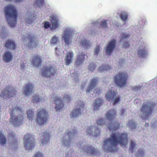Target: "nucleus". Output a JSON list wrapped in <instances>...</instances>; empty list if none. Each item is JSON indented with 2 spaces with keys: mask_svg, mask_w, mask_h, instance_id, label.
I'll list each match as a JSON object with an SVG mask.
<instances>
[{
  "mask_svg": "<svg viewBox=\"0 0 157 157\" xmlns=\"http://www.w3.org/2000/svg\"><path fill=\"white\" fill-rule=\"evenodd\" d=\"M128 134L127 133H113L109 139L104 141L103 149L105 151L115 152L117 151V145L125 147L128 144Z\"/></svg>",
  "mask_w": 157,
  "mask_h": 157,
  "instance_id": "obj_1",
  "label": "nucleus"
},
{
  "mask_svg": "<svg viewBox=\"0 0 157 157\" xmlns=\"http://www.w3.org/2000/svg\"><path fill=\"white\" fill-rule=\"evenodd\" d=\"M10 122L15 127L19 126L23 123V117L22 110L19 107L16 106L10 108Z\"/></svg>",
  "mask_w": 157,
  "mask_h": 157,
  "instance_id": "obj_2",
  "label": "nucleus"
},
{
  "mask_svg": "<svg viewBox=\"0 0 157 157\" xmlns=\"http://www.w3.org/2000/svg\"><path fill=\"white\" fill-rule=\"evenodd\" d=\"M4 12L8 23L11 27H14L17 20V12L14 6L10 5L6 7Z\"/></svg>",
  "mask_w": 157,
  "mask_h": 157,
  "instance_id": "obj_3",
  "label": "nucleus"
},
{
  "mask_svg": "<svg viewBox=\"0 0 157 157\" xmlns=\"http://www.w3.org/2000/svg\"><path fill=\"white\" fill-rule=\"evenodd\" d=\"M155 105L153 102H147L143 103L141 108V117L144 119H147L151 113Z\"/></svg>",
  "mask_w": 157,
  "mask_h": 157,
  "instance_id": "obj_4",
  "label": "nucleus"
},
{
  "mask_svg": "<svg viewBox=\"0 0 157 157\" xmlns=\"http://www.w3.org/2000/svg\"><path fill=\"white\" fill-rule=\"evenodd\" d=\"M128 77L127 73L120 72L115 75L113 81L117 86L120 87H124L126 85Z\"/></svg>",
  "mask_w": 157,
  "mask_h": 157,
  "instance_id": "obj_5",
  "label": "nucleus"
},
{
  "mask_svg": "<svg viewBox=\"0 0 157 157\" xmlns=\"http://www.w3.org/2000/svg\"><path fill=\"white\" fill-rule=\"evenodd\" d=\"M36 114V122L40 125H42L47 123L48 120V113L46 110L42 108L38 109Z\"/></svg>",
  "mask_w": 157,
  "mask_h": 157,
  "instance_id": "obj_6",
  "label": "nucleus"
},
{
  "mask_svg": "<svg viewBox=\"0 0 157 157\" xmlns=\"http://www.w3.org/2000/svg\"><path fill=\"white\" fill-rule=\"evenodd\" d=\"M105 97L110 102H113V105H117L120 102V96H117V93L113 90H109L105 95Z\"/></svg>",
  "mask_w": 157,
  "mask_h": 157,
  "instance_id": "obj_7",
  "label": "nucleus"
},
{
  "mask_svg": "<svg viewBox=\"0 0 157 157\" xmlns=\"http://www.w3.org/2000/svg\"><path fill=\"white\" fill-rule=\"evenodd\" d=\"M84 109V103L82 101L78 102L75 109L70 114L71 118H76L78 117Z\"/></svg>",
  "mask_w": 157,
  "mask_h": 157,
  "instance_id": "obj_8",
  "label": "nucleus"
},
{
  "mask_svg": "<svg viewBox=\"0 0 157 157\" xmlns=\"http://www.w3.org/2000/svg\"><path fill=\"white\" fill-rule=\"evenodd\" d=\"M17 91L10 86L6 87L1 92L0 96L5 99L11 98L15 96Z\"/></svg>",
  "mask_w": 157,
  "mask_h": 157,
  "instance_id": "obj_9",
  "label": "nucleus"
},
{
  "mask_svg": "<svg viewBox=\"0 0 157 157\" xmlns=\"http://www.w3.org/2000/svg\"><path fill=\"white\" fill-rule=\"evenodd\" d=\"M77 132L76 129H73L72 131H68L67 134L63 136V142L67 147H69L72 141V137Z\"/></svg>",
  "mask_w": 157,
  "mask_h": 157,
  "instance_id": "obj_10",
  "label": "nucleus"
},
{
  "mask_svg": "<svg viewBox=\"0 0 157 157\" xmlns=\"http://www.w3.org/2000/svg\"><path fill=\"white\" fill-rule=\"evenodd\" d=\"M24 146L27 149H32L34 146V139L32 137L31 135L27 134L24 138Z\"/></svg>",
  "mask_w": 157,
  "mask_h": 157,
  "instance_id": "obj_11",
  "label": "nucleus"
},
{
  "mask_svg": "<svg viewBox=\"0 0 157 157\" xmlns=\"http://www.w3.org/2000/svg\"><path fill=\"white\" fill-rule=\"evenodd\" d=\"M81 144H78L77 146L79 148L80 147L82 149L81 151H85L86 153L92 155H97L99 153V151L94 148L92 147V146H82Z\"/></svg>",
  "mask_w": 157,
  "mask_h": 157,
  "instance_id": "obj_12",
  "label": "nucleus"
},
{
  "mask_svg": "<svg viewBox=\"0 0 157 157\" xmlns=\"http://www.w3.org/2000/svg\"><path fill=\"white\" fill-rule=\"evenodd\" d=\"M56 73L55 69L52 65L44 67L42 70V75L43 76L45 77H49L53 76Z\"/></svg>",
  "mask_w": 157,
  "mask_h": 157,
  "instance_id": "obj_13",
  "label": "nucleus"
},
{
  "mask_svg": "<svg viewBox=\"0 0 157 157\" xmlns=\"http://www.w3.org/2000/svg\"><path fill=\"white\" fill-rule=\"evenodd\" d=\"M61 99V98L57 97H53V103L56 105L55 109L56 110H59L62 109L64 106V104Z\"/></svg>",
  "mask_w": 157,
  "mask_h": 157,
  "instance_id": "obj_14",
  "label": "nucleus"
},
{
  "mask_svg": "<svg viewBox=\"0 0 157 157\" xmlns=\"http://www.w3.org/2000/svg\"><path fill=\"white\" fill-rule=\"evenodd\" d=\"M116 41L114 40H113L108 42L105 48L107 55H110L111 54L116 47Z\"/></svg>",
  "mask_w": 157,
  "mask_h": 157,
  "instance_id": "obj_15",
  "label": "nucleus"
},
{
  "mask_svg": "<svg viewBox=\"0 0 157 157\" xmlns=\"http://www.w3.org/2000/svg\"><path fill=\"white\" fill-rule=\"evenodd\" d=\"M27 38L29 41L28 43V47L29 48H33L37 47L38 42L35 41V38L33 35L31 34H29Z\"/></svg>",
  "mask_w": 157,
  "mask_h": 157,
  "instance_id": "obj_16",
  "label": "nucleus"
},
{
  "mask_svg": "<svg viewBox=\"0 0 157 157\" xmlns=\"http://www.w3.org/2000/svg\"><path fill=\"white\" fill-rule=\"evenodd\" d=\"M98 82V78H92L90 81L88 86L86 90L87 94H89L90 92L97 86Z\"/></svg>",
  "mask_w": 157,
  "mask_h": 157,
  "instance_id": "obj_17",
  "label": "nucleus"
},
{
  "mask_svg": "<svg viewBox=\"0 0 157 157\" xmlns=\"http://www.w3.org/2000/svg\"><path fill=\"white\" fill-rule=\"evenodd\" d=\"M42 60L41 57L38 55L34 56L32 60L33 65L36 67H38L41 65Z\"/></svg>",
  "mask_w": 157,
  "mask_h": 157,
  "instance_id": "obj_18",
  "label": "nucleus"
},
{
  "mask_svg": "<svg viewBox=\"0 0 157 157\" xmlns=\"http://www.w3.org/2000/svg\"><path fill=\"white\" fill-rule=\"evenodd\" d=\"M93 127L90 126L88 127L86 130V134L87 135H93L94 136H98L100 133V129L99 128H96L95 129L94 132L93 131Z\"/></svg>",
  "mask_w": 157,
  "mask_h": 157,
  "instance_id": "obj_19",
  "label": "nucleus"
},
{
  "mask_svg": "<svg viewBox=\"0 0 157 157\" xmlns=\"http://www.w3.org/2000/svg\"><path fill=\"white\" fill-rule=\"evenodd\" d=\"M106 125L110 131H114L119 128L120 124L118 122L115 121L113 123L111 122L109 124H106Z\"/></svg>",
  "mask_w": 157,
  "mask_h": 157,
  "instance_id": "obj_20",
  "label": "nucleus"
},
{
  "mask_svg": "<svg viewBox=\"0 0 157 157\" xmlns=\"http://www.w3.org/2000/svg\"><path fill=\"white\" fill-rule=\"evenodd\" d=\"M116 114V111L115 109H110L106 113V118L109 120H111L115 118Z\"/></svg>",
  "mask_w": 157,
  "mask_h": 157,
  "instance_id": "obj_21",
  "label": "nucleus"
},
{
  "mask_svg": "<svg viewBox=\"0 0 157 157\" xmlns=\"http://www.w3.org/2000/svg\"><path fill=\"white\" fill-rule=\"evenodd\" d=\"M85 55L84 53H81L78 55L77 56V60L75 64L76 66L81 65L84 60V57Z\"/></svg>",
  "mask_w": 157,
  "mask_h": 157,
  "instance_id": "obj_22",
  "label": "nucleus"
},
{
  "mask_svg": "<svg viewBox=\"0 0 157 157\" xmlns=\"http://www.w3.org/2000/svg\"><path fill=\"white\" fill-rule=\"evenodd\" d=\"M33 88L34 86L32 84L30 83H28L26 85L24 91L25 95L26 96L30 95Z\"/></svg>",
  "mask_w": 157,
  "mask_h": 157,
  "instance_id": "obj_23",
  "label": "nucleus"
},
{
  "mask_svg": "<svg viewBox=\"0 0 157 157\" xmlns=\"http://www.w3.org/2000/svg\"><path fill=\"white\" fill-rule=\"evenodd\" d=\"M147 51L145 50V46H140L137 52L139 57L143 58L145 57L147 54Z\"/></svg>",
  "mask_w": 157,
  "mask_h": 157,
  "instance_id": "obj_24",
  "label": "nucleus"
},
{
  "mask_svg": "<svg viewBox=\"0 0 157 157\" xmlns=\"http://www.w3.org/2000/svg\"><path fill=\"white\" fill-rule=\"evenodd\" d=\"M51 22L52 25L51 29H55L58 28L59 26V24L57 19L55 16H53L51 18Z\"/></svg>",
  "mask_w": 157,
  "mask_h": 157,
  "instance_id": "obj_25",
  "label": "nucleus"
},
{
  "mask_svg": "<svg viewBox=\"0 0 157 157\" xmlns=\"http://www.w3.org/2000/svg\"><path fill=\"white\" fill-rule=\"evenodd\" d=\"M73 57V53L72 52H68L65 57L66 65H68L71 62Z\"/></svg>",
  "mask_w": 157,
  "mask_h": 157,
  "instance_id": "obj_26",
  "label": "nucleus"
},
{
  "mask_svg": "<svg viewBox=\"0 0 157 157\" xmlns=\"http://www.w3.org/2000/svg\"><path fill=\"white\" fill-rule=\"evenodd\" d=\"M5 46L8 49L14 50L16 47L15 44L14 42L11 40H8L5 44Z\"/></svg>",
  "mask_w": 157,
  "mask_h": 157,
  "instance_id": "obj_27",
  "label": "nucleus"
},
{
  "mask_svg": "<svg viewBox=\"0 0 157 157\" xmlns=\"http://www.w3.org/2000/svg\"><path fill=\"white\" fill-rule=\"evenodd\" d=\"M42 138L41 143L42 144L48 143L50 139V135L47 132H44L42 133Z\"/></svg>",
  "mask_w": 157,
  "mask_h": 157,
  "instance_id": "obj_28",
  "label": "nucleus"
},
{
  "mask_svg": "<svg viewBox=\"0 0 157 157\" xmlns=\"http://www.w3.org/2000/svg\"><path fill=\"white\" fill-rule=\"evenodd\" d=\"M71 37L72 36L70 34V33L68 32H65L63 36L65 42L66 44H69L71 42Z\"/></svg>",
  "mask_w": 157,
  "mask_h": 157,
  "instance_id": "obj_29",
  "label": "nucleus"
},
{
  "mask_svg": "<svg viewBox=\"0 0 157 157\" xmlns=\"http://www.w3.org/2000/svg\"><path fill=\"white\" fill-rule=\"evenodd\" d=\"M103 101L102 100L99 98L96 99L94 103V109L95 110H97L102 105Z\"/></svg>",
  "mask_w": 157,
  "mask_h": 157,
  "instance_id": "obj_30",
  "label": "nucleus"
},
{
  "mask_svg": "<svg viewBox=\"0 0 157 157\" xmlns=\"http://www.w3.org/2000/svg\"><path fill=\"white\" fill-rule=\"evenodd\" d=\"M3 59L7 62H10L12 60L11 55L9 52H6L3 56Z\"/></svg>",
  "mask_w": 157,
  "mask_h": 157,
  "instance_id": "obj_31",
  "label": "nucleus"
},
{
  "mask_svg": "<svg viewBox=\"0 0 157 157\" xmlns=\"http://www.w3.org/2000/svg\"><path fill=\"white\" fill-rule=\"evenodd\" d=\"M36 18V17L34 14H30V16H28V18L26 20V22L29 24H31L33 23L34 21Z\"/></svg>",
  "mask_w": 157,
  "mask_h": 157,
  "instance_id": "obj_32",
  "label": "nucleus"
},
{
  "mask_svg": "<svg viewBox=\"0 0 157 157\" xmlns=\"http://www.w3.org/2000/svg\"><path fill=\"white\" fill-rule=\"evenodd\" d=\"M81 44L85 48H88L90 46V45L88 41L84 40L81 42Z\"/></svg>",
  "mask_w": 157,
  "mask_h": 157,
  "instance_id": "obj_33",
  "label": "nucleus"
},
{
  "mask_svg": "<svg viewBox=\"0 0 157 157\" xmlns=\"http://www.w3.org/2000/svg\"><path fill=\"white\" fill-rule=\"evenodd\" d=\"M121 19L123 21H126L128 18L127 13L125 11H123L121 12L119 15Z\"/></svg>",
  "mask_w": 157,
  "mask_h": 157,
  "instance_id": "obj_34",
  "label": "nucleus"
},
{
  "mask_svg": "<svg viewBox=\"0 0 157 157\" xmlns=\"http://www.w3.org/2000/svg\"><path fill=\"white\" fill-rule=\"evenodd\" d=\"M112 69L111 67L108 65H102L100 67L99 71L100 72H102L105 71H107L108 70H110Z\"/></svg>",
  "mask_w": 157,
  "mask_h": 157,
  "instance_id": "obj_35",
  "label": "nucleus"
},
{
  "mask_svg": "<svg viewBox=\"0 0 157 157\" xmlns=\"http://www.w3.org/2000/svg\"><path fill=\"white\" fill-rule=\"evenodd\" d=\"M128 126L130 127L132 130L135 128L136 126V123L132 120H129L128 121Z\"/></svg>",
  "mask_w": 157,
  "mask_h": 157,
  "instance_id": "obj_36",
  "label": "nucleus"
},
{
  "mask_svg": "<svg viewBox=\"0 0 157 157\" xmlns=\"http://www.w3.org/2000/svg\"><path fill=\"white\" fill-rule=\"evenodd\" d=\"M27 118L30 120H32L34 116L33 112L32 110H29L27 112Z\"/></svg>",
  "mask_w": 157,
  "mask_h": 157,
  "instance_id": "obj_37",
  "label": "nucleus"
},
{
  "mask_svg": "<svg viewBox=\"0 0 157 157\" xmlns=\"http://www.w3.org/2000/svg\"><path fill=\"white\" fill-rule=\"evenodd\" d=\"M6 140L5 136L1 133H0V143L2 144H5L6 143Z\"/></svg>",
  "mask_w": 157,
  "mask_h": 157,
  "instance_id": "obj_38",
  "label": "nucleus"
},
{
  "mask_svg": "<svg viewBox=\"0 0 157 157\" xmlns=\"http://www.w3.org/2000/svg\"><path fill=\"white\" fill-rule=\"evenodd\" d=\"M59 41L58 37L56 35L53 36L51 39V43L52 44H55Z\"/></svg>",
  "mask_w": 157,
  "mask_h": 157,
  "instance_id": "obj_39",
  "label": "nucleus"
},
{
  "mask_svg": "<svg viewBox=\"0 0 157 157\" xmlns=\"http://www.w3.org/2000/svg\"><path fill=\"white\" fill-rule=\"evenodd\" d=\"M44 3V0H37L35 2V4L37 6H42Z\"/></svg>",
  "mask_w": 157,
  "mask_h": 157,
  "instance_id": "obj_40",
  "label": "nucleus"
},
{
  "mask_svg": "<svg viewBox=\"0 0 157 157\" xmlns=\"http://www.w3.org/2000/svg\"><path fill=\"white\" fill-rule=\"evenodd\" d=\"M96 122L98 125H102L105 124V121L103 118H100L97 120Z\"/></svg>",
  "mask_w": 157,
  "mask_h": 157,
  "instance_id": "obj_41",
  "label": "nucleus"
},
{
  "mask_svg": "<svg viewBox=\"0 0 157 157\" xmlns=\"http://www.w3.org/2000/svg\"><path fill=\"white\" fill-rule=\"evenodd\" d=\"M41 100V99L39 98L38 96L36 95L33 97L32 101L33 103H36L40 102Z\"/></svg>",
  "mask_w": 157,
  "mask_h": 157,
  "instance_id": "obj_42",
  "label": "nucleus"
},
{
  "mask_svg": "<svg viewBox=\"0 0 157 157\" xmlns=\"http://www.w3.org/2000/svg\"><path fill=\"white\" fill-rule=\"evenodd\" d=\"M130 35L128 34H127L125 33H123L121 34L122 38L121 39L120 41L122 42V41H124L126 40V39L127 38L129 37Z\"/></svg>",
  "mask_w": 157,
  "mask_h": 157,
  "instance_id": "obj_43",
  "label": "nucleus"
},
{
  "mask_svg": "<svg viewBox=\"0 0 157 157\" xmlns=\"http://www.w3.org/2000/svg\"><path fill=\"white\" fill-rule=\"evenodd\" d=\"M136 144L133 141H131V145L129 148V151L130 152H132Z\"/></svg>",
  "mask_w": 157,
  "mask_h": 157,
  "instance_id": "obj_44",
  "label": "nucleus"
},
{
  "mask_svg": "<svg viewBox=\"0 0 157 157\" xmlns=\"http://www.w3.org/2000/svg\"><path fill=\"white\" fill-rule=\"evenodd\" d=\"M144 152L142 150H139L136 154L137 156L138 157H143L144 155Z\"/></svg>",
  "mask_w": 157,
  "mask_h": 157,
  "instance_id": "obj_45",
  "label": "nucleus"
},
{
  "mask_svg": "<svg viewBox=\"0 0 157 157\" xmlns=\"http://www.w3.org/2000/svg\"><path fill=\"white\" fill-rule=\"evenodd\" d=\"M95 66L94 64L92 63L89 65L88 68L91 72H92L95 69Z\"/></svg>",
  "mask_w": 157,
  "mask_h": 157,
  "instance_id": "obj_46",
  "label": "nucleus"
},
{
  "mask_svg": "<svg viewBox=\"0 0 157 157\" xmlns=\"http://www.w3.org/2000/svg\"><path fill=\"white\" fill-rule=\"evenodd\" d=\"M34 157H44V155L42 153L39 151L34 155Z\"/></svg>",
  "mask_w": 157,
  "mask_h": 157,
  "instance_id": "obj_47",
  "label": "nucleus"
},
{
  "mask_svg": "<svg viewBox=\"0 0 157 157\" xmlns=\"http://www.w3.org/2000/svg\"><path fill=\"white\" fill-rule=\"evenodd\" d=\"M100 25L103 28H105L107 26V24L106 21L104 20L101 21L100 22Z\"/></svg>",
  "mask_w": 157,
  "mask_h": 157,
  "instance_id": "obj_48",
  "label": "nucleus"
},
{
  "mask_svg": "<svg viewBox=\"0 0 157 157\" xmlns=\"http://www.w3.org/2000/svg\"><path fill=\"white\" fill-rule=\"evenodd\" d=\"M100 50V47L99 46H97L94 51V54L98 55V54Z\"/></svg>",
  "mask_w": 157,
  "mask_h": 157,
  "instance_id": "obj_49",
  "label": "nucleus"
},
{
  "mask_svg": "<svg viewBox=\"0 0 157 157\" xmlns=\"http://www.w3.org/2000/svg\"><path fill=\"white\" fill-rule=\"evenodd\" d=\"M63 99L64 100H67L68 102L71 100V97L68 95L65 94L64 95Z\"/></svg>",
  "mask_w": 157,
  "mask_h": 157,
  "instance_id": "obj_50",
  "label": "nucleus"
},
{
  "mask_svg": "<svg viewBox=\"0 0 157 157\" xmlns=\"http://www.w3.org/2000/svg\"><path fill=\"white\" fill-rule=\"evenodd\" d=\"M9 137L12 139L13 140H16V138L15 137V135L14 133H10L9 135Z\"/></svg>",
  "mask_w": 157,
  "mask_h": 157,
  "instance_id": "obj_51",
  "label": "nucleus"
},
{
  "mask_svg": "<svg viewBox=\"0 0 157 157\" xmlns=\"http://www.w3.org/2000/svg\"><path fill=\"white\" fill-rule=\"evenodd\" d=\"M129 47V44L127 42H124V45H123V48H128Z\"/></svg>",
  "mask_w": 157,
  "mask_h": 157,
  "instance_id": "obj_52",
  "label": "nucleus"
},
{
  "mask_svg": "<svg viewBox=\"0 0 157 157\" xmlns=\"http://www.w3.org/2000/svg\"><path fill=\"white\" fill-rule=\"evenodd\" d=\"M44 27L45 28H48L50 26V25L49 22H46L44 23Z\"/></svg>",
  "mask_w": 157,
  "mask_h": 157,
  "instance_id": "obj_53",
  "label": "nucleus"
},
{
  "mask_svg": "<svg viewBox=\"0 0 157 157\" xmlns=\"http://www.w3.org/2000/svg\"><path fill=\"white\" fill-rule=\"evenodd\" d=\"M95 92H94V93L96 92L97 94L99 95L101 92V90L100 89H97L95 90Z\"/></svg>",
  "mask_w": 157,
  "mask_h": 157,
  "instance_id": "obj_54",
  "label": "nucleus"
},
{
  "mask_svg": "<svg viewBox=\"0 0 157 157\" xmlns=\"http://www.w3.org/2000/svg\"><path fill=\"white\" fill-rule=\"evenodd\" d=\"M125 112V109H122L121 110V115H122L124 114Z\"/></svg>",
  "mask_w": 157,
  "mask_h": 157,
  "instance_id": "obj_55",
  "label": "nucleus"
},
{
  "mask_svg": "<svg viewBox=\"0 0 157 157\" xmlns=\"http://www.w3.org/2000/svg\"><path fill=\"white\" fill-rule=\"evenodd\" d=\"M85 87V85H82L81 86V88L82 89H84V88Z\"/></svg>",
  "mask_w": 157,
  "mask_h": 157,
  "instance_id": "obj_56",
  "label": "nucleus"
},
{
  "mask_svg": "<svg viewBox=\"0 0 157 157\" xmlns=\"http://www.w3.org/2000/svg\"><path fill=\"white\" fill-rule=\"evenodd\" d=\"M57 50H58V48H55V52H56V54H57V53L56 52H57Z\"/></svg>",
  "mask_w": 157,
  "mask_h": 157,
  "instance_id": "obj_57",
  "label": "nucleus"
},
{
  "mask_svg": "<svg viewBox=\"0 0 157 157\" xmlns=\"http://www.w3.org/2000/svg\"><path fill=\"white\" fill-rule=\"evenodd\" d=\"M25 67V66L24 65H21V68H22V69H24V67Z\"/></svg>",
  "mask_w": 157,
  "mask_h": 157,
  "instance_id": "obj_58",
  "label": "nucleus"
},
{
  "mask_svg": "<svg viewBox=\"0 0 157 157\" xmlns=\"http://www.w3.org/2000/svg\"><path fill=\"white\" fill-rule=\"evenodd\" d=\"M13 140V143H14V142L15 143H14V144H15V143L17 142V140L16 141V140L15 141L14 140Z\"/></svg>",
  "mask_w": 157,
  "mask_h": 157,
  "instance_id": "obj_59",
  "label": "nucleus"
},
{
  "mask_svg": "<svg viewBox=\"0 0 157 157\" xmlns=\"http://www.w3.org/2000/svg\"><path fill=\"white\" fill-rule=\"evenodd\" d=\"M22 39H23V40H24L25 39V37H22Z\"/></svg>",
  "mask_w": 157,
  "mask_h": 157,
  "instance_id": "obj_60",
  "label": "nucleus"
},
{
  "mask_svg": "<svg viewBox=\"0 0 157 157\" xmlns=\"http://www.w3.org/2000/svg\"><path fill=\"white\" fill-rule=\"evenodd\" d=\"M21 0H17V1H19V2L20 1H21Z\"/></svg>",
  "mask_w": 157,
  "mask_h": 157,
  "instance_id": "obj_61",
  "label": "nucleus"
}]
</instances>
